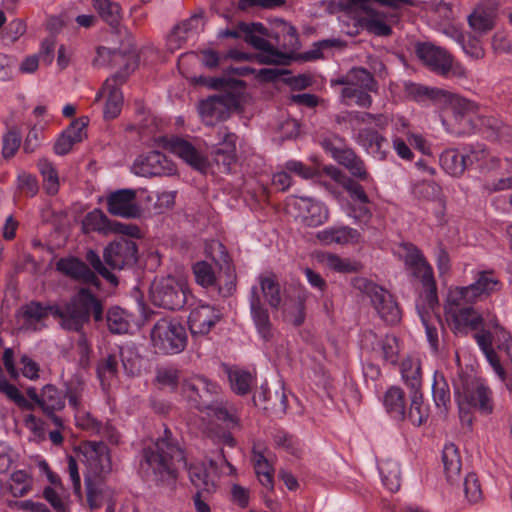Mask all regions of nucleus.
Listing matches in <instances>:
<instances>
[{"instance_id":"15","label":"nucleus","mask_w":512,"mask_h":512,"mask_svg":"<svg viewBox=\"0 0 512 512\" xmlns=\"http://www.w3.org/2000/svg\"><path fill=\"white\" fill-rule=\"evenodd\" d=\"M353 286L369 297L373 307L387 324L394 325L400 321L401 310L389 291L366 278H355Z\"/></svg>"},{"instance_id":"7","label":"nucleus","mask_w":512,"mask_h":512,"mask_svg":"<svg viewBox=\"0 0 512 512\" xmlns=\"http://www.w3.org/2000/svg\"><path fill=\"white\" fill-rule=\"evenodd\" d=\"M258 284L250 289V314L260 337L268 341L272 338V323L267 307L262 302L261 295L273 309H278L282 303L281 287L275 275H260Z\"/></svg>"},{"instance_id":"58","label":"nucleus","mask_w":512,"mask_h":512,"mask_svg":"<svg viewBox=\"0 0 512 512\" xmlns=\"http://www.w3.org/2000/svg\"><path fill=\"white\" fill-rule=\"evenodd\" d=\"M37 167L43 177L44 189L47 194L55 195L59 191V177L54 165L46 158L38 161Z\"/></svg>"},{"instance_id":"47","label":"nucleus","mask_w":512,"mask_h":512,"mask_svg":"<svg viewBox=\"0 0 512 512\" xmlns=\"http://www.w3.org/2000/svg\"><path fill=\"white\" fill-rule=\"evenodd\" d=\"M442 461L447 481L450 483L458 481L461 471V458L454 444L450 443L445 445L442 453Z\"/></svg>"},{"instance_id":"23","label":"nucleus","mask_w":512,"mask_h":512,"mask_svg":"<svg viewBox=\"0 0 512 512\" xmlns=\"http://www.w3.org/2000/svg\"><path fill=\"white\" fill-rule=\"evenodd\" d=\"M126 79V73L116 72L104 82L100 93L97 95V98L100 96L106 97L103 111L105 119H114L120 114L123 105L120 86Z\"/></svg>"},{"instance_id":"34","label":"nucleus","mask_w":512,"mask_h":512,"mask_svg":"<svg viewBox=\"0 0 512 512\" xmlns=\"http://www.w3.org/2000/svg\"><path fill=\"white\" fill-rule=\"evenodd\" d=\"M467 168L475 167L480 170H492L499 164L498 158L491 155L483 143L468 144L463 148Z\"/></svg>"},{"instance_id":"41","label":"nucleus","mask_w":512,"mask_h":512,"mask_svg":"<svg viewBox=\"0 0 512 512\" xmlns=\"http://www.w3.org/2000/svg\"><path fill=\"white\" fill-rule=\"evenodd\" d=\"M400 371L403 382L410 393L422 392V370L419 359L413 357L404 359Z\"/></svg>"},{"instance_id":"56","label":"nucleus","mask_w":512,"mask_h":512,"mask_svg":"<svg viewBox=\"0 0 512 512\" xmlns=\"http://www.w3.org/2000/svg\"><path fill=\"white\" fill-rule=\"evenodd\" d=\"M454 38L467 56L476 60L484 57L485 50L479 38L459 31L454 32Z\"/></svg>"},{"instance_id":"28","label":"nucleus","mask_w":512,"mask_h":512,"mask_svg":"<svg viewBox=\"0 0 512 512\" xmlns=\"http://www.w3.org/2000/svg\"><path fill=\"white\" fill-rule=\"evenodd\" d=\"M108 212L123 218H136L140 215V208L136 203V191L133 189H120L107 197Z\"/></svg>"},{"instance_id":"19","label":"nucleus","mask_w":512,"mask_h":512,"mask_svg":"<svg viewBox=\"0 0 512 512\" xmlns=\"http://www.w3.org/2000/svg\"><path fill=\"white\" fill-rule=\"evenodd\" d=\"M96 67L117 68V72L126 73V78L138 67L139 56L132 41L129 40L128 47L123 49H112L99 46L96 56L93 59Z\"/></svg>"},{"instance_id":"10","label":"nucleus","mask_w":512,"mask_h":512,"mask_svg":"<svg viewBox=\"0 0 512 512\" xmlns=\"http://www.w3.org/2000/svg\"><path fill=\"white\" fill-rule=\"evenodd\" d=\"M358 9L357 21L359 26L368 33L376 36H388L392 33L388 15L376 7L377 5L399 8L406 4L407 0H348Z\"/></svg>"},{"instance_id":"43","label":"nucleus","mask_w":512,"mask_h":512,"mask_svg":"<svg viewBox=\"0 0 512 512\" xmlns=\"http://www.w3.org/2000/svg\"><path fill=\"white\" fill-rule=\"evenodd\" d=\"M378 471L385 488L392 493L397 492L401 485V472L398 462L392 459L382 460L378 463Z\"/></svg>"},{"instance_id":"31","label":"nucleus","mask_w":512,"mask_h":512,"mask_svg":"<svg viewBox=\"0 0 512 512\" xmlns=\"http://www.w3.org/2000/svg\"><path fill=\"white\" fill-rule=\"evenodd\" d=\"M316 238L323 245H350L361 240V233L348 225L334 224L316 233Z\"/></svg>"},{"instance_id":"50","label":"nucleus","mask_w":512,"mask_h":512,"mask_svg":"<svg viewBox=\"0 0 512 512\" xmlns=\"http://www.w3.org/2000/svg\"><path fill=\"white\" fill-rule=\"evenodd\" d=\"M429 417V407L424 405L423 393H410V406L406 408V419L412 425L419 427L424 424Z\"/></svg>"},{"instance_id":"2","label":"nucleus","mask_w":512,"mask_h":512,"mask_svg":"<svg viewBox=\"0 0 512 512\" xmlns=\"http://www.w3.org/2000/svg\"><path fill=\"white\" fill-rule=\"evenodd\" d=\"M138 248L133 240L120 238L109 243L103 251V261L98 253L89 249L85 254L86 262L89 266L76 257L61 258L56 264V268L62 274L80 281L84 284L95 287L100 286V280L96 273L101 275L109 283L118 284V278L106 267L113 270H122L133 266L137 261Z\"/></svg>"},{"instance_id":"59","label":"nucleus","mask_w":512,"mask_h":512,"mask_svg":"<svg viewBox=\"0 0 512 512\" xmlns=\"http://www.w3.org/2000/svg\"><path fill=\"white\" fill-rule=\"evenodd\" d=\"M346 214L361 228L368 227L372 219L371 200L369 202H348Z\"/></svg>"},{"instance_id":"36","label":"nucleus","mask_w":512,"mask_h":512,"mask_svg":"<svg viewBox=\"0 0 512 512\" xmlns=\"http://www.w3.org/2000/svg\"><path fill=\"white\" fill-rule=\"evenodd\" d=\"M267 452L268 450L261 449L258 445H254L252 449V463L260 484L267 490H273L274 467L266 455Z\"/></svg>"},{"instance_id":"35","label":"nucleus","mask_w":512,"mask_h":512,"mask_svg":"<svg viewBox=\"0 0 512 512\" xmlns=\"http://www.w3.org/2000/svg\"><path fill=\"white\" fill-rule=\"evenodd\" d=\"M441 102L450 106L454 119L459 123L470 124L478 112V105L475 102L446 90Z\"/></svg>"},{"instance_id":"12","label":"nucleus","mask_w":512,"mask_h":512,"mask_svg":"<svg viewBox=\"0 0 512 512\" xmlns=\"http://www.w3.org/2000/svg\"><path fill=\"white\" fill-rule=\"evenodd\" d=\"M320 144L324 151L339 165L345 167L354 178L365 183L373 181L364 161L348 146L343 137L328 134L321 139Z\"/></svg>"},{"instance_id":"32","label":"nucleus","mask_w":512,"mask_h":512,"mask_svg":"<svg viewBox=\"0 0 512 512\" xmlns=\"http://www.w3.org/2000/svg\"><path fill=\"white\" fill-rule=\"evenodd\" d=\"M39 408L41 411L51 419L52 423L58 427H63V420L56 415V412L61 411L65 407V400L63 392L52 384H47L42 388V397Z\"/></svg>"},{"instance_id":"6","label":"nucleus","mask_w":512,"mask_h":512,"mask_svg":"<svg viewBox=\"0 0 512 512\" xmlns=\"http://www.w3.org/2000/svg\"><path fill=\"white\" fill-rule=\"evenodd\" d=\"M474 339L495 374L512 389V337L498 322L491 331L482 330Z\"/></svg>"},{"instance_id":"38","label":"nucleus","mask_w":512,"mask_h":512,"mask_svg":"<svg viewBox=\"0 0 512 512\" xmlns=\"http://www.w3.org/2000/svg\"><path fill=\"white\" fill-rule=\"evenodd\" d=\"M325 170L333 180L342 184L349 196V202H369V196L367 195L364 187L358 181L347 177L336 167H326Z\"/></svg>"},{"instance_id":"21","label":"nucleus","mask_w":512,"mask_h":512,"mask_svg":"<svg viewBox=\"0 0 512 512\" xmlns=\"http://www.w3.org/2000/svg\"><path fill=\"white\" fill-rule=\"evenodd\" d=\"M236 140L237 135L231 132L226 126L220 125L213 128L208 135L207 143L211 146V155L218 165L229 170L236 162Z\"/></svg>"},{"instance_id":"16","label":"nucleus","mask_w":512,"mask_h":512,"mask_svg":"<svg viewBox=\"0 0 512 512\" xmlns=\"http://www.w3.org/2000/svg\"><path fill=\"white\" fill-rule=\"evenodd\" d=\"M151 340L154 348L160 353H179L187 343L186 329L175 319L162 318L153 326Z\"/></svg>"},{"instance_id":"37","label":"nucleus","mask_w":512,"mask_h":512,"mask_svg":"<svg viewBox=\"0 0 512 512\" xmlns=\"http://www.w3.org/2000/svg\"><path fill=\"white\" fill-rule=\"evenodd\" d=\"M87 125L88 118L86 117H81L74 120L56 140L54 145V152L57 155L67 154L75 143L82 141L84 130Z\"/></svg>"},{"instance_id":"51","label":"nucleus","mask_w":512,"mask_h":512,"mask_svg":"<svg viewBox=\"0 0 512 512\" xmlns=\"http://www.w3.org/2000/svg\"><path fill=\"white\" fill-rule=\"evenodd\" d=\"M116 352L127 375L134 376L140 372L142 359L133 344L120 346Z\"/></svg>"},{"instance_id":"52","label":"nucleus","mask_w":512,"mask_h":512,"mask_svg":"<svg viewBox=\"0 0 512 512\" xmlns=\"http://www.w3.org/2000/svg\"><path fill=\"white\" fill-rule=\"evenodd\" d=\"M209 249L212 250V259L220 264V263H223L226 265V272L228 273V277H229V281L226 283L225 287H219V293L223 296V297H228L232 294L234 288H235V284L232 280V275H231V267L229 265V255L227 253V250L225 248V246L218 242V241H213L210 246H209Z\"/></svg>"},{"instance_id":"11","label":"nucleus","mask_w":512,"mask_h":512,"mask_svg":"<svg viewBox=\"0 0 512 512\" xmlns=\"http://www.w3.org/2000/svg\"><path fill=\"white\" fill-rule=\"evenodd\" d=\"M415 53L432 72L442 77H465L466 69L444 48L430 42H419Z\"/></svg>"},{"instance_id":"30","label":"nucleus","mask_w":512,"mask_h":512,"mask_svg":"<svg viewBox=\"0 0 512 512\" xmlns=\"http://www.w3.org/2000/svg\"><path fill=\"white\" fill-rule=\"evenodd\" d=\"M221 316V312L217 308L208 304H200L189 314V329L193 335H206L221 319Z\"/></svg>"},{"instance_id":"20","label":"nucleus","mask_w":512,"mask_h":512,"mask_svg":"<svg viewBox=\"0 0 512 512\" xmlns=\"http://www.w3.org/2000/svg\"><path fill=\"white\" fill-rule=\"evenodd\" d=\"M80 451L87 469L85 477L103 480L112 471L110 450L103 441H85Z\"/></svg>"},{"instance_id":"44","label":"nucleus","mask_w":512,"mask_h":512,"mask_svg":"<svg viewBox=\"0 0 512 512\" xmlns=\"http://www.w3.org/2000/svg\"><path fill=\"white\" fill-rule=\"evenodd\" d=\"M440 165L442 169L449 175L461 176L467 169V162L463 150L447 149L440 155Z\"/></svg>"},{"instance_id":"5","label":"nucleus","mask_w":512,"mask_h":512,"mask_svg":"<svg viewBox=\"0 0 512 512\" xmlns=\"http://www.w3.org/2000/svg\"><path fill=\"white\" fill-rule=\"evenodd\" d=\"M198 83L219 91L218 94L201 101L199 105V113L206 125H214L217 121L227 119L230 111L240 107L245 89V83L242 80L223 76H201Z\"/></svg>"},{"instance_id":"46","label":"nucleus","mask_w":512,"mask_h":512,"mask_svg":"<svg viewBox=\"0 0 512 512\" xmlns=\"http://www.w3.org/2000/svg\"><path fill=\"white\" fill-rule=\"evenodd\" d=\"M408 96L414 101L429 105L431 102H441L445 90L439 88H431L421 84L410 83L406 86Z\"/></svg>"},{"instance_id":"13","label":"nucleus","mask_w":512,"mask_h":512,"mask_svg":"<svg viewBox=\"0 0 512 512\" xmlns=\"http://www.w3.org/2000/svg\"><path fill=\"white\" fill-rule=\"evenodd\" d=\"M338 83L344 85L342 97L347 105L356 104L367 108L372 104L369 93L376 89V81L368 70L353 68Z\"/></svg>"},{"instance_id":"61","label":"nucleus","mask_w":512,"mask_h":512,"mask_svg":"<svg viewBox=\"0 0 512 512\" xmlns=\"http://www.w3.org/2000/svg\"><path fill=\"white\" fill-rule=\"evenodd\" d=\"M392 147L401 159L406 161L413 159L414 154L411 146L404 134V128L401 127L399 122L396 123V132L392 135Z\"/></svg>"},{"instance_id":"55","label":"nucleus","mask_w":512,"mask_h":512,"mask_svg":"<svg viewBox=\"0 0 512 512\" xmlns=\"http://www.w3.org/2000/svg\"><path fill=\"white\" fill-rule=\"evenodd\" d=\"M83 228L86 232H99L108 234L114 230L112 222L98 209L89 212L83 220Z\"/></svg>"},{"instance_id":"9","label":"nucleus","mask_w":512,"mask_h":512,"mask_svg":"<svg viewBox=\"0 0 512 512\" xmlns=\"http://www.w3.org/2000/svg\"><path fill=\"white\" fill-rule=\"evenodd\" d=\"M454 396L459 407L460 418L469 425L472 423L470 409L483 415L493 411L491 390L472 375L459 374L453 382Z\"/></svg>"},{"instance_id":"53","label":"nucleus","mask_w":512,"mask_h":512,"mask_svg":"<svg viewBox=\"0 0 512 512\" xmlns=\"http://www.w3.org/2000/svg\"><path fill=\"white\" fill-rule=\"evenodd\" d=\"M93 7L103 21L111 27L115 28L120 24L122 14L121 7L117 2L111 0H93Z\"/></svg>"},{"instance_id":"3","label":"nucleus","mask_w":512,"mask_h":512,"mask_svg":"<svg viewBox=\"0 0 512 512\" xmlns=\"http://www.w3.org/2000/svg\"><path fill=\"white\" fill-rule=\"evenodd\" d=\"M397 254L404 260L406 267L412 275L419 279L425 288L424 293L416 303V310L425 328V334L431 351H439V328H442L440 319L437 287L433 276V269L420 249L412 243L404 242L398 246Z\"/></svg>"},{"instance_id":"17","label":"nucleus","mask_w":512,"mask_h":512,"mask_svg":"<svg viewBox=\"0 0 512 512\" xmlns=\"http://www.w3.org/2000/svg\"><path fill=\"white\" fill-rule=\"evenodd\" d=\"M181 392L190 405L200 411L213 407L215 400L220 397L219 385L201 375L184 379Z\"/></svg>"},{"instance_id":"25","label":"nucleus","mask_w":512,"mask_h":512,"mask_svg":"<svg viewBox=\"0 0 512 512\" xmlns=\"http://www.w3.org/2000/svg\"><path fill=\"white\" fill-rule=\"evenodd\" d=\"M204 26L202 13H195L176 24L167 36V48L171 52L180 49L188 39L198 34Z\"/></svg>"},{"instance_id":"1","label":"nucleus","mask_w":512,"mask_h":512,"mask_svg":"<svg viewBox=\"0 0 512 512\" xmlns=\"http://www.w3.org/2000/svg\"><path fill=\"white\" fill-rule=\"evenodd\" d=\"M223 466L228 468L230 474L235 472V467L226 459L223 450H220L218 459L188 464L184 450L167 428L163 436L142 449L139 461L142 476L158 485L174 487L179 468L183 467L187 469L189 480L197 491L206 492L216 490L215 478L223 473Z\"/></svg>"},{"instance_id":"29","label":"nucleus","mask_w":512,"mask_h":512,"mask_svg":"<svg viewBox=\"0 0 512 512\" xmlns=\"http://www.w3.org/2000/svg\"><path fill=\"white\" fill-rule=\"evenodd\" d=\"M293 206L298 210V216L306 226H320L329 218V211L326 205L314 198L304 196L297 197Z\"/></svg>"},{"instance_id":"63","label":"nucleus","mask_w":512,"mask_h":512,"mask_svg":"<svg viewBox=\"0 0 512 512\" xmlns=\"http://www.w3.org/2000/svg\"><path fill=\"white\" fill-rule=\"evenodd\" d=\"M382 359L385 363L396 365L399 361V340L392 335H386L381 340Z\"/></svg>"},{"instance_id":"49","label":"nucleus","mask_w":512,"mask_h":512,"mask_svg":"<svg viewBox=\"0 0 512 512\" xmlns=\"http://www.w3.org/2000/svg\"><path fill=\"white\" fill-rule=\"evenodd\" d=\"M228 378L232 391L241 396L250 393L256 385V376L247 370L231 369Z\"/></svg>"},{"instance_id":"33","label":"nucleus","mask_w":512,"mask_h":512,"mask_svg":"<svg viewBox=\"0 0 512 512\" xmlns=\"http://www.w3.org/2000/svg\"><path fill=\"white\" fill-rule=\"evenodd\" d=\"M356 142L376 160H385L389 153L388 140L373 128L359 130Z\"/></svg>"},{"instance_id":"4","label":"nucleus","mask_w":512,"mask_h":512,"mask_svg":"<svg viewBox=\"0 0 512 512\" xmlns=\"http://www.w3.org/2000/svg\"><path fill=\"white\" fill-rule=\"evenodd\" d=\"M280 35L274 37L275 44L270 42L266 37L272 38L268 28L260 23H244L238 24L235 29H224L218 33L219 38H241L253 48L259 51V61L264 64L287 65L291 60V52L298 47V33L294 26L283 24Z\"/></svg>"},{"instance_id":"22","label":"nucleus","mask_w":512,"mask_h":512,"mask_svg":"<svg viewBox=\"0 0 512 512\" xmlns=\"http://www.w3.org/2000/svg\"><path fill=\"white\" fill-rule=\"evenodd\" d=\"M132 170L142 177L170 176L176 172V166L163 153L149 151L136 158Z\"/></svg>"},{"instance_id":"24","label":"nucleus","mask_w":512,"mask_h":512,"mask_svg":"<svg viewBox=\"0 0 512 512\" xmlns=\"http://www.w3.org/2000/svg\"><path fill=\"white\" fill-rule=\"evenodd\" d=\"M75 424L76 426L89 433L90 435H97L106 439L113 445L120 443V433L109 422L102 423L95 418L91 413L85 411L83 408L75 411Z\"/></svg>"},{"instance_id":"18","label":"nucleus","mask_w":512,"mask_h":512,"mask_svg":"<svg viewBox=\"0 0 512 512\" xmlns=\"http://www.w3.org/2000/svg\"><path fill=\"white\" fill-rule=\"evenodd\" d=\"M59 319L61 322V305L56 302H41L32 300L21 306L18 311V317L21 320L22 328L29 332H40L47 328L49 316Z\"/></svg>"},{"instance_id":"26","label":"nucleus","mask_w":512,"mask_h":512,"mask_svg":"<svg viewBox=\"0 0 512 512\" xmlns=\"http://www.w3.org/2000/svg\"><path fill=\"white\" fill-rule=\"evenodd\" d=\"M501 282L493 271H481L478 273L476 281L466 287L457 290L459 298L465 302L475 301L481 296H488L491 293L499 291Z\"/></svg>"},{"instance_id":"40","label":"nucleus","mask_w":512,"mask_h":512,"mask_svg":"<svg viewBox=\"0 0 512 512\" xmlns=\"http://www.w3.org/2000/svg\"><path fill=\"white\" fill-rule=\"evenodd\" d=\"M496 7L492 4H480L468 16L469 26L478 33L490 31L495 24Z\"/></svg>"},{"instance_id":"48","label":"nucleus","mask_w":512,"mask_h":512,"mask_svg":"<svg viewBox=\"0 0 512 512\" xmlns=\"http://www.w3.org/2000/svg\"><path fill=\"white\" fill-rule=\"evenodd\" d=\"M275 448L295 457L300 458L303 452L301 441L294 435L283 429H277L272 434Z\"/></svg>"},{"instance_id":"60","label":"nucleus","mask_w":512,"mask_h":512,"mask_svg":"<svg viewBox=\"0 0 512 512\" xmlns=\"http://www.w3.org/2000/svg\"><path fill=\"white\" fill-rule=\"evenodd\" d=\"M219 398L213 403V407H208L214 413V416L227 424V426L234 428L238 425V417L234 405L228 402L220 401Z\"/></svg>"},{"instance_id":"14","label":"nucleus","mask_w":512,"mask_h":512,"mask_svg":"<svg viewBox=\"0 0 512 512\" xmlns=\"http://www.w3.org/2000/svg\"><path fill=\"white\" fill-rule=\"evenodd\" d=\"M193 299L188 287L173 277L155 280L150 288L153 305L168 310H180Z\"/></svg>"},{"instance_id":"8","label":"nucleus","mask_w":512,"mask_h":512,"mask_svg":"<svg viewBox=\"0 0 512 512\" xmlns=\"http://www.w3.org/2000/svg\"><path fill=\"white\" fill-rule=\"evenodd\" d=\"M61 305L60 326L67 331L80 333L91 319L95 323L104 320L102 301L88 288H80L69 300Z\"/></svg>"},{"instance_id":"62","label":"nucleus","mask_w":512,"mask_h":512,"mask_svg":"<svg viewBox=\"0 0 512 512\" xmlns=\"http://www.w3.org/2000/svg\"><path fill=\"white\" fill-rule=\"evenodd\" d=\"M109 330L115 334L128 332L130 324L125 317V312L119 307L110 308L106 315Z\"/></svg>"},{"instance_id":"64","label":"nucleus","mask_w":512,"mask_h":512,"mask_svg":"<svg viewBox=\"0 0 512 512\" xmlns=\"http://www.w3.org/2000/svg\"><path fill=\"white\" fill-rule=\"evenodd\" d=\"M196 282L202 287H214L217 284L215 273L208 263L201 261L193 266Z\"/></svg>"},{"instance_id":"57","label":"nucleus","mask_w":512,"mask_h":512,"mask_svg":"<svg viewBox=\"0 0 512 512\" xmlns=\"http://www.w3.org/2000/svg\"><path fill=\"white\" fill-rule=\"evenodd\" d=\"M33 486V479L26 470H17L10 475L8 488L14 497L27 495Z\"/></svg>"},{"instance_id":"27","label":"nucleus","mask_w":512,"mask_h":512,"mask_svg":"<svg viewBox=\"0 0 512 512\" xmlns=\"http://www.w3.org/2000/svg\"><path fill=\"white\" fill-rule=\"evenodd\" d=\"M166 147L195 170L206 172L207 158L188 140L173 136L166 140Z\"/></svg>"},{"instance_id":"39","label":"nucleus","mask_w":512,"mask_h":512,"mask_svg":"<svg viewBox=\"0 0 512 512\" xmlns=\"http://www.w3.org/2000/svg\"><path fill=\"white\" fill-rule=\"evenodd\" d=\"M383 405L390 418L396 421H404L406 419V397L400 387L392 386L385 392Z\"/></svg>"},{"instance_id":"42","label":"nucleus","mask_w":512,"mask_h":512,"mask_svg":"<svg viewBox=\"0 0 512 512\" xmlns=\"http://www.w3.org/2000/svg\"><path fill=\"white\" fill-rule=\"evenodd\" d=\"M432 397L437 409L441 413L447 412L451 404L449 384L443 373L435 371L432 382Z\"/></svg>"},{"instance_id":"45","label":"nucleus","mask_w":512,"mask_h":512,"mask_svg":"<svg viewBox=\"0 0 512 512\" xmlns=\"http://www.w3.org/2000/svg\"><path fill=\"white\" fill-rule=\"evenodd\" d=\"M448 315L452 318L455 329L459 331L464 328L476 329L480 322L479 315L471 306L461 307L456 304L455 308L449 309Z\"/></svg>"},{"instance_id":"54","label":"nucleus","mask_w":512,"mask_h":512,"mask_svg":"<svg viewBox=\"0 0 512 512\" xmlns=\"http://www.w3.org/2000/svg\"><path fill=\"white\" fill-rule=\"evenodd\" d=\"M85 387V382L79 377H73L65 383L64 400L68 399L69 406L74 412L83 408Z\"/></svg>"}]
</instances>
